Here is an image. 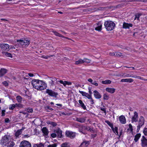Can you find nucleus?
Masks as SVG:
<instances>
[{
    "label": "nucleus",
    "mask_w": 147,
    "mask_h": 147,
    "mask_svg": "<svg viewBox=\"0 0 147 147\" xmlns=\"http://www.w3.org/2000/svg\"><path fill=\"white\" fill-rule=\"evenodd\" d=\"M31 82L33 88L38 90H43L47 87V84L42 80H34Z\"/></svg>",
    "instance_id": "1"
},
{
    "label": "nucleus",
    "mask_w": 147,
    "mask_h": 147,
    "mask_svg": "<svg viewBox=\"0 0 147 147\" xmlns=\"http://www.w3.org/2000/svg\"><path fill=\"white\" fill-rule=\"evenodd\" d=\"M18 43L15 45L16 48L21 47H27L30 44V40L26 39L25 38H22V39L16 40L15 42Z\"/></svg>",
    "instance_id": "2"
},
{
    "label": "nucleus",
    "mask_w": 147,
    "mask_h": 147,
    "mask_svg": "<svg viewBox=\"0 0 147 147\" xmlns=\"http://www.w3.org/2000/svg\"><path fill=\"white\" fill-rule=\"evenodd\" d=\"M104 25L107 31H111L114 28L115 25L113 21L111 20H107L105 22Z\"/></svg>",
    "instance_id": "3"
},
{
    "label": "nucleus",
    "mask_w": 147,
    "mask_h": 147,
    "mask_svg": "<svg viewBox=\"0 0 147 147\" xmlns=\"http://www.w3.org/2000/svg\"><path fill=\"white\" fill-rule=\"evenodd\" d=\"M9 141V137L7 135H5L1 140V144L3 146H6L7 145Z\"/></svg>",
    "instance_id": "4"
},
{
    "label": "nucleus",
    "mask_w": 147,
    "mask_h": 147,
    "mask_svg": "<svg viewBox=\"0 0 147 147\" xmlns=\"http://www.w3.org/2000/svg\"><path fill=\"white\" fill-rule=\"evenodd\" d=\"M45 92L50 96L55 98L57 97L58 95V93L57 92H55L49 89H46Z\"/></svg>",
    "instance_id": "5"
},
{
    "label": "nucleus",
    "mask_w": 147,
    "mask_h": 147,
    "mask_svg": "<svg viewBox=\"0 0 147 147\" xmlns=\"http://www.w3.org/2000/svg\"><path fill=\"white\" fill-rule=\"evenodd\" d=\"M144 118L142 116H140L138 122V125L137 126V130H140V128L144 125Z\"/></svg>",
    "instance_id": "6"
},
{
    "label": "nucleus",
    "mask_w": 147,
    "mask_h": 147,
    "mask_svg": "<svg viewBox=\"0 0 147 147\" xmlns=\"http://www.w3.org/2000/svg\"><path fill=\"white\" fill-rule=\"evenodd\" d=\"M20 147H31V145L29 142L24 140L21 142Z\"/></svg>",
    "instance_id": "7"
},
{
    "label": "nucleus",
    "mask_w": 147,
    "mask_h": 147,
    "mask_svg": "<svg viewBox=\"0 0 147 147\" xmlns=\"http://www.w3.org/2000/svg\"><path fill=\"white\" fill-rule=\"evenodd\" d=\"M65 134L67 137L71 139L74 138L76 136V133L70 131H66Z\"/></svg>",
    "instance_id": "8"
},
{
    "label": "nucleus",
    "mask_w": 147,
    "mask_h": 147,
    "mask_svg": "<svg viewBox=\"0 0 147 147\" xmlns=\"http://www.w3.org/2000/svg\"><path fill=\"white\" fill-rule=\"evenodd\" d=\"M0 48L3 51H8L9 49L8 44L4 43H0Z\"/></svg>",
    "instance_id": "9"
},
{
    "label": "nucleus",
    "mask_w": 147,
    "mask_h": 147,
    "mask_svg": "<svg viewBox=\"0 0 147 147\" xmlns=\"http://www.w3.org/2000/svg\"><path fill=\"white\" fill-rule=\"evenodd\" d=\"M141 141V144L142 147H147V140L144 136H142Z\"/></svg>",
    "instance_id": "10"
},
{
    "label": "nucleus",
    "mask_w": 147,
    "mask_h": 147,
    "mask_svg": "<svg viewBox=\"0 0 147 147\" xmlns=\"http://www.w3.org/2000/svg\"><path fill=\"white\" fill-rule=\"evenodd\" d=\"M133 26L131 23H128L124 22L123 23V28L125 29H129L130 27H132Z\"/></svg>",
    "instance_id": "11"
},
{
    "label": "nucleus",
    "mask_w": 147,
    "mask_h": 147,
    "mask_svg": "<svg viewBox=\"0 0 147 147\" xmlns=\"http://www.w3.org/2000/svg\"><path fill=\"white\" fill-rule=\"evenodd\" d=\"M138 113L135 111L134 112V115L132 117L131 119V122L133 123L134 122H136L138 121Z\"/></svg>",
    "instance_id": "12"
},
{
    "label": "nucleus",
    "mask_w": 147,
    "mask_h": 147,
    "mask_svg": "<svg viewBox=\"0 0 147 147\" xmlns=\"http://www.w3.org/2000/svg\"><path fill=\"white\" fill-rule=\"evenodd\" d=\"M90 142L89 141L84 140L81 143L80 147H87L90 144Z\"/></svg>",
    "instance_id": "13"
},
{
    "label": "nucleus",
    "mask_w": 147,
    "mask_h": 147,
    "mask_svg": "<svg viewBox=\"0 0 147 147\" xmlns=\"http://www.w3.org/2000/svg\"><path fill=\"white\" fill-rule=\"evenodd\" d=\"M53 32L55 36H58L59 37L63 38H64V40H65V39H69V40L70 39L68 37L64 36L60 34V33H59L58 32H56V31H53Z\"/></svg>",
    "instance_id": "14"
},
{
    "label": "nucleus",
    "mask_w": 147,
    "mask_h": 147,
    "mask_svg": "<svg viewBox=\"0 0 147 147\" xmlns=\"http://www.w3.org/2000/svg\"><path fill=\"white\" fill-rule=\"evenodd\" d=\"M97 26L95 28V30L98 31H101L102 30V24L101 22H98L96 24Z\"/></svg>",
    "instance_id": "15"
},
{
    "label": "nucleus",
    "mask_w": 147,
    "mask_h": 147,
    "mask_svg": "<svg viewBox=\"0 0 147 147\" xmlns=\"http://www.w3.org/2000/svg\"><path fill=\"white\" fill-rule=\"evenodd\" d=\"M93 92L95 98L96 99H100L101 97V95L97 91L94 90Z\"/></svg>",
    "instance_id": "16"
},
{
    "label": "nucleus",
    "mask_w": 147,
    "mask_h": 147,
    "mask_svg": "<svg viewBox=\"0 0 147 147\" xmlns=\"http://www.w3.org/2000/svg\"><path fill=\"white\" fill-rule=\"evenodd\" d=\"M119 120L121 123L124 124L126 123V120L125 116L123 115H121L119 117Z\"/></svg>",
    "instance_id": "17"
},
{
    "label": "nucleus",
    "mask_w": 147,
    "mask_h": 147,
    "mask_svg": "<svg viewBox=\"0 0 147 147\" xmlns=\"http://www.w3.org/2000/svg\"><path fill=\"white\" fill-rule=\"evenodd\" d=\"M79 92L82 94V95L83 96H85L88 99L91 98V95H90L88 93H86L85 92L79 91Z\"/></svg>",
    "instance_id": "18"
},
{
    "label": "nucleus",
    "mask_w": 147,
    "mask_h": 147,
    "mask_svg": "<svg viewBox=\"0 0 147 147\" xmlns=\"http://www.w3.org/2000/svg\"><path fill=\"white\" fill-rule=\"evenodd\" d=\"M55 132H56L57 134V136L58 138H61L62 137V135L61 130L59 129H58L55 131Z\"/></svg>",
    "instance_id": "19"
},
{
    "label": "nucleus",
    "mask_w": 147,
    "mask_h": 147,
    "mask_svg": "<svg viewBox=\"0 0 147 147\" xmlns=\"http://www.w3.org/2000/svg\"><path fill=\"white\" fill-rule=\"evenodd\" d=\"M121 5L119 4L117 5H111L105 7L106 9H110L111 8L116 9L121 7Z\"/></svg>",
    "instance_id": "20"
},
{
    "label": "nucleus",
    "mask_w": 147,
    "mask_h": 147,
    "mask_svg": "<svg viewBox=\"0 0 147 147\" xmlns=\"http://www.w3.org/2000/svg\"><path fill=\"white\" fill-rule=\"evenodd\" d=\"M124 77H131L135 78H137L138 79H141L143 80L142 78L140 76H137L136 75H130V74H127L125 76H124Z\"/></svg>",
    "instance_id": "21"
},
{
    "label": "nucleus",
    "mask_w": 147,
    "mask_h": 147,
    "mask_svg": "<svg viewBox=\"0 0 147 147\" xmlns=\"http://www.w3.org/2000/svg\"><path fill=\"white\" fill-rule=\"evenodd\" d=\"M105 90L106 91L109 93L113 94L115 92V89L113 88H106Z\"/></svg>",
    "instance_id": "22"
},
{
    "label": "nucleus",
    "mask_w": 147,
    "mask_h": 147,
    "mask_svg": "<svg viewBox=\"0 0 147 147\" xmlns=\"http://www.w3.org/2000/svg\"><path fill=\"white\" fill-rule=\"evenodd\" d=\"M134 80L131 78H128V79H123L121 80V82H126L131 83Z\"/></svg>",
    "instance_id": "23"
},
{
    "label": "nucleus",
    "mask_w": 147,
    "mask_h": 147,
    "mask_svg": "<svg viewBox=\"0 0 147 147\" xmlns=\"http://www.w3.org/2000/svg\"><path fill=\"white\" fill-rule=\"evenodd\" d=\"M83 128L85 130L89 131L91 132H94V131L92 128L89 126H84L83 127Z\"/></svg>",
    "instance_id": "24"
},
{
    "label": "nucleus",
    "mask_w": 147,
    "mask_h": 147,
    "mask_svg": "<svg viewBox=\"0 0 147 147\" xmlns=\"http://www.w3.org/2000/svg\"><path fill=\"white\" fill-rule=\"evenodd\" d=\"M42 133L45 135L46 136H48L49 131L46 127H43L42 129Z\"/></svg>",
    "instance_id": "25"
},
{
    "label": "nucleus",
    "mask_w": 147,
    "mask_h": 147,
    "mask_svg": "<svg viewBox=\"0 0 147 147\" xmlns=\"http://www.w3.org/2000/svg\"><path fill=\"white\" fill-rule=\"evenodd\" d=\"M76 120L81 123H83L85 121L86 119L84 118H77Z\"/></svg>",
    "instance_id": "26"
},
{
    "label": "nucleus",
    "mask_w": 147,
    "mask_h": 147,
    "mask_svg": "<svg viewBox=\"0 0 147 147\" xmlns=\"http://www.w3.org/2000/svg\"><path fill=\"white\" fill-rule=\"evenodd\" d=\"M78 102L81 106V107L84 109H86V107L84 103L82 102V101L81 100H79L78 101Z\"/></svg>",
    "instance_id": "27"
},
{
    "label": "nucleus",
    "mask_w": 147,
    "mask_h": 147,
    "mask_svg": "<svg viewBox=\"0 0 147 147\" xmlns=\"http://www.w3.org/2000/svg\"><path fill=\"white\" fill-rule=\"evenodd\" d=\"M15 145V143L12 141L9 140L6 145L7 147H13Z\"/></svg>",
    "instance_id": "28"
},
{
    "label": "nucleus",
    "mask_w": 147,
    "mask_h": 147,
    "mask_svg": "<svg viewBox=\"0 0 147 147\" xmlns=\"http://www.w3.org/2000/svg\"><path fill=\"white\" fill-rule=\"evenodd\" d=\"M22 132L21 131V130H18L15 133V136L16 138H18L19 136L21 134Z\"/></svg>",
    "instance_id": "29"
},
{
    "label": "nucleus",
    "mask_w": 147,
    "mask_h": 147,
    "mask_svg": "<svg viewBox=\"0 0 147 147\" xmlns=\"http://www.w3.org/2000/svg\"><path fill=\"white\" fill-rule=\"evenodd\" d=\"M141 134H137L135 136L134 140L135 142H137L138 141L139 139L141 136Z\"/></svg>",
    "instance_id": "30"
},
{
    "label": "nucleus",
    "mask_w": 147,
    "mask_h": 147,
    "mask_svg": "<svg viewBox=\"0 0 147 147\" xmlns=\"http://www.w3.org/2000/svg\"><path fill=\"white\" fill-rule=\"evenodd\" d=\"M61 147H70L69 144L67 142H65L62 143Z\"/></svg>",
    "instance_id": "31"
},
{
    "label": "nucleus",
    "mask_w": 147,
    "mask_h": 147,
    "mask_svg": "<svg viewBox=\"0 0 147 147\" xmlns=\"http://www.w3.org/2000/svg\"><path fill=\"white\" fill-rule=\"evenodd\" d=\"M2 53L3 54L4 53L5 55L7 57H12V54L10 53L7 52H3Z\"/></svg>",
    "instance_id": "32"
},
{
    "label": "nucleus",
    "mask_w": 147,
    "mask_h": 147,
    "mask_svg": "<svg viewBox=\"0 0 147 147\" xmlns=\"http://www.w3.org/2000/svg\"><path fill=\"white\" fill-rule=\"evenodd\" d=\"M102 83L103 84H107L111 83V81L110 80H107L102 81Z\"/></svg>",
    "instance_id": "33"
},
{
    "label": "nucleus",
    "mask_w": 147,
    "mask_h": 147,
    "mask_svg": "<svg viewBox=\"0 0 147 147\" xmlns=\"http://www.w3.org/2000/svg\"><path fill=\"white\" fill-rule=\"evenodd\" d=\"M83 63H84L83 60L80 59L76 61L75 63L76 65H78Z\"/></svg>",
    "instance_id": "34"
},
{
    "label": "nucleus",
    "mask_w": 147,
    "mask_h": 147,
    "mask_svg": "<svg viewBox=\"0 0 147 147\" xmlns=\"http://www.w3.org/2000/svg\"><path fill=\"white\" fill-rule=\"evenodd\" d=\"M7 70L5 68H2L0 70V74H6L7 73Z\"/></svg>",
    "instance_id": "35"
},
{
    "label": "nucleus",
    "mask_w": 147,
    "mask_h": 147,
    "mask_svg": "<svg viewBox=\"0 0 147 147\" xmlns=\"http://www.w3.org/2000/svg\"><path fill=\"white\" fill-rule=\"evenodd\" d=\"M136 16L137 20L138 21H140V17L143 15L142 13H137L135 14Z\"/></svg>",
    "instance_id": "36"
},
{
    "label": "nucleus",
    "mask_w": 147,
    "mask_h": 147,
    "mask_svg": "<svg viewBox=\"0 0 147 147\" xmlns=\"http://www.w3.org/2000/svg\"><path fill=\"white\" fill-rule=\"evenodd\" d=\"M103 98L104 100H108L109 98V96L107 94L105 93L103 94Z\"/></svg>",
    "instance_id": "37"
},
{
    "label": "nucleus",
    "mask_w": 147,
    "mask_h": 147,
    "mask_svg": "<svg viewBox=\"0 0 147 147\" xmlns=\"http://www.w3.org/2000/svg\"><path fill=\"white\" fill-rule=\"evenodd\" d=\"M105 122L107 123L108 125L110 126L111 128L113 127V124L111 123L110 121L108 120L105 121Z\"/></svg>",
    "instance_id": "38"
},
{
    "label": "nucleus",
    "mask_w": 147,
    "mask_h": 147,
    "mask_svg": "<svg viewBox=\"0 0 147 147\" xmlns=\"http://www.w3.org/2000/svg\"><path fill=\"white\" fill-rule=\"evenodd\" d=\"M16 98L18 102H20L22 100V98L20 96H17Z\"/></svg>",
    "instance_id": "39"
},
{
    "label": "nucleus",
    "mask_w": 147,
    "mask_h": 147,
    "mask_svg": "<svg viewBox=\"0 0 147 147\" xmlns=\"http://www.w3.org/2000/svg\"><path fill=\"white\" fill-rule=\"evenodd\" d=\"M15 104L11 105L9 106V109L10 110H12L15 108Z\"/></svg>",
    "instance_id": "40"
},
{
    "label": "nucleus",
    "mask_w": 147,
    "mask_h": 147,
    "mask_svg": "<svg viewBox=\"0 0 147 147\" xmlns=\"http://www.w3.org/2000/svg\"><path fill=\"white\" fill-rule=\"evenodd\" d=\"M16 107H18L20 108H22L23 107V105L21 104H15Z\"/></svg>",
    "instance_id": "41"
},
{
    "label": "nucleus",
    "mask_w": 147,
    "mask_h": 147,
    "mask_svg": "<svg viewBox=\"0 0 147 147\" xmlns=\"http://www.w3.org/2000/svg\"><path fill=\"white\" fill-rule=\"evenodd\" d=\"M34 146L36 147H44V144L42 143H40L39 144H36Z\"/></svg>",
    "instance_id": "42"
},
{
    "label": "nucleus",
    "mask_w": 147,
    "mask_h": 147,
    "mask_svg": "<svg viewBox=\"0 0 147 147\" xmlns=\"http://www.w3.org/2000/svg\"><path fill=\"white\" fill-rule=\"evenodd\" d=\"M84 63L86 62V63H90V60L86 58H84L83 60Z\"/></svg>",
    "instance_id": "43"
},
{
    "label": "nucleus",
    "mask_w": 147,
    "mask_h": 147,
    "mask_svg": "<svg viewBox=\"0 0 147 147\" xmlns=\"http://www.w3.org/2000/svg\"><path fill=\"white\" fill-rule=\"evenodd\" d=\"M122 53L120 52H115V56H121L122 55Z\"/></svg>",
    "instance_id": "44"
},
{
    "label": "nucleus",
    "mask_w": 147,
    "mask_h": 147,
    "mask_svg": "<svg viewBox=\"0 0 147 147\" xmlns=\"http://www.w3.org/2000/svg\"><path fill=\"white\" fill-rule=\"evenodd\" d=\"M129 128L128 129V130H130L132 132L133 131V128L132 125L131 124L129 125Z\"/></svg>",
    "instance_id": "45"
},
{
    "label": "nucleus",
    "mask_w": 147,
    "mask_h": 147,
    "mask_svg": "<svg viewBox=\"0 0 147 147\" xmlns=\"http://www.w3.org/2000/svg\"><path fill=\"white\" fill-rule=\"evenodd\" d=\"M106 9L105 7H101L98 8L97 10H103Z\"/></svg>",
    "instance_id": "46"
},
{
    "label": "nucleus",
    "mask_w": 147,
    "mask_h": 147,
    "mask_svg": "<svg viewBox=\"0 0 147 147\" xmlns=\"http://www.w3.org/2000/svg\"><path fill=\"white\" fill-rule=\"evenodd\" d=\"M3 84L5 86H8V84L6 81H4L2 82Z\"/></svg>",
    "instance_id": "47"
},
{
    "label": "nucleus",
    "mask_w": 147,
    "mask_h": 147,
    "mask_svg": "<svg viewBox=\"0 0 147 147\" xmlns=\"http://www.w3.org/2000/svg\"><path fill=\"white\" fill-rule=\"evenodd\" d=\"M27 111L29 113H32L33 112V110L32 108H28L26 109Z\"/></svg>",
    "instance_id": "48"
},
{
    "label": "nucleus",
    "mask_w": 147,
    "mask_h": 147,
    "mask_svg": "<svg viewBox=\"0 0 147 147\" xmlns=\"http://www.w3.org/2000/svg\"><path fill=\"white\" fill-rule=\"evenodd\" d=\"M57 145L56 144H50L47 147H56Z\"/></svg>",
    "instance_id": "49"
},
{
    "label": "nucleus",
    "mask_w": 147,
    "mask_h": 147,
    "mask_svg": "<svg viewBox=\"0 0 147 147\" xmlns=\"http://www.w3.org/2000/svg\"><path fill=\"white\" fill-rule=\"evenodd\" d=\"M143 132L145 136H147V128H144V130L143 131Z\"/></svg>",
    "instance_id": "50"
},
{
    "label": "nucleus",
    "mask_w": 147,
    "mask_h": 147,
    "mask_svg": "<svg viewBox=\"0 0 147 147\" xmlns=\"http://www.w3.org/2000/svg\"><path fill=\"white\" fill-rule=\"evenodd\" d=\"M137 1V0H125V2H131Z\"/></svg>",
    "instance_id": "51"
},
{
    "label": "nucleus",
    "mask_w": 147,
    "mask_h": 147,
    "mask_svg": "<svg viewBox=\"0 0 147 147\" xmlns=\"http://www.w3.org/2000/svg\"><path fill=\"white\" fill-rule=\"evenodd\" d=\"M51 123V125L53 127H55L57 125L56 123L53 122H52V123Z\"/></svg>",
    "instance_id": "52"
},
{
    "label": "nucleus",
    "mask_w": 147,
    "mask_h": 147,
    "mask_svg": "<svg viewBox=\"0 0 147 147\" xmlns=\"http://www.w3.org/2000/svg\"><path fill=\"white\" fill-rule=\"evenodd\" d=\"M45 108L46 110L49 109L51 111H53V109L52 108L50 107L49 106H48L45 107Z\"/></svg>",
    "instance_id": "53"
},
{
    "label": "nucleus",
    "mask_w": 147,
    "mask_h": 147,
    "mask_svg": "<svg viewBox=\"0 0 147 147\" xmlns=\"http://www.w3.org/2000/svg\"><path fill=\"white\" fill-rule=\"evenodd\" d=\"M51 136L53 138H55L57 136L56 134L55 133H52L51 134Z\"/></svg>",
    "instance_id": "54"
},
{
    "label": "nucleus",
    "mask_w": 147,
    "mask_h": 147,
    "mask_svg": "<svg viewBox=\"0 0 147 147\" xmlns=\"http://www.w3.org/2000/svg\"><path fill=\"white\" fill-rule=\"evenodd\" d=\"M92 84L95 85L96 86H97L98 85V84L96 83L95 81H94L93 82H92Z\"/></svg>",
    "instance_id": "55"
},
{
    "label": "nucleus",
    "mask_w": 147,
    "mask_h": 147,
    "mask_svg": "<svg viewBox=\"0 0 147 147\" xmlns=\"http://www.w3.org/2000/svg\"><path fill=\"white\" fill-rule=\"evenodd\" d=\"M88 99H90V101L91 102V103L92 104H93L94 103V100L92 98V96L91 97V98H88Z\"/></svg>",
    "instance_id": "56"
},
{
    "label": "nucleus",
    "mask_w": 147,
    "mask_h": 147,
    "mask_svg": "<svg viewBox=\"0 0 147 147\" xmlns=\"http://www.w3.org/2000/svg\"><path fill=\"white\" fill-rule=\"evenodd\" d=\"M88 90H89V94L91 95V94H92V93L91 91V89L90 88V87H89L88 88Z\"/></svg>",
    "instance_id": "57"
},
{
    "label": "nucleus",
    "mask_w": 147,
    "mask_h": 147,
    "mask_svg": "<svg viewBox=\"0 0 147 147\" xmlns=\"http://www.w3.org/2000/svg\"><path fill=\"white\" fill-rule=\"evenodd\" d=\"M9 121V119L8 118H6L5 119V122L6 123H8Z\"/></svg>",
    "instance_id": "58"
},
{
    "label": "nucleus",
    "mask_w": 147,
    "mask_h": 147,
    "mask_svg": "<svg viewBox=\"0 0 147 147\" xmlns=\"http://www.w3.org/2000/svg\"><path fill=\"white\" fill-rule=\"evenodd\" d=\"M5 110H3L2 111V116H4L5 115Z\"/></svg>",
    "instance_id": "59"
},
{
    "label": "nucleus",
    "mask_w": 147,
    "mask_h": 147,
    "mask_svg": "<svg viewBox=\"0 0 147 147\" xmlns=\"http://www.w3.org/2000/svg\"><path fill=\"white\" fill-rule=\"evenodd\" d=\"M9 49H15V48L13 45H10L9 46Z\"/></svg>",
    "instance_id": "60"
},
{
    "label": "nucleus",
    "mask_w": 147,
    "mask_h": 147,
    "mask_svg": "<svg viewBox=\"0 0 147 147\" xmlns=\"http://www.w3.org/2000/svg\"><path fill=\"white\" fill-rule=\"evenodd\" d=\"M115 53H109V55H110L115 56Z\"/></svg>",
    "instance_id": "61"
},
{
    "label": "nucleus",
    "mask_w": 147,
    "mask_h": 147,
    "mask_svg": "<svg viewBox=\"0 0 147 147\" xmlns=\"http://www.w3.org/2000/svg\"><path fill=\"white\" fill-rule=\"evenodd\" d=\"M41 57L45 59H47L48 57V56H47L45 55H42Z\"/></svg>",
    "instance_id": "62"
},
{
    "label": "nucleus",
    "mask_w": 147,
    "mask_h": 147,
    "mask_svg": "<svg viewBox=\"0 0 147 147\" xmlns=\"http://www.w3.org/2000/svg\"><path fill=\"white\" fill-rule=\"evenodd\" d=\"M88 81L89 82H90L92 84V83L93 80H92L91 78H89L88 79Z\"/></svg>",
    "instance_id": "63"
},
{
    "label": "nucleus",
    "mask_w": 147,
    "mask_h": 147,
    "mask_svg": "<svg viewBox=\"0 0 147 147\" xmlns=\"http://www.w3.org/2000/svg\"><path fill=\"white\" fill-rule=\"evenodd\" d=\"M100 109L101 111H104V113H106V111L105 109L104 108H101Z\"/></svg>",
    "instance_id": "64"
}]
</instances>
